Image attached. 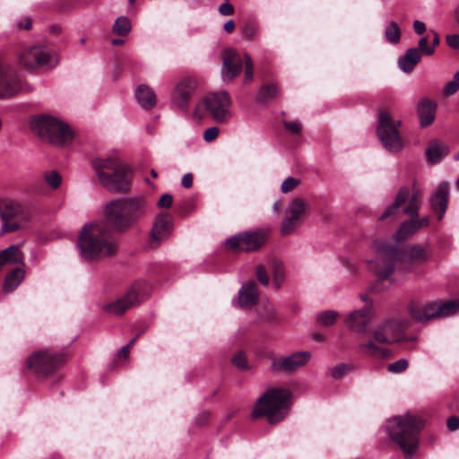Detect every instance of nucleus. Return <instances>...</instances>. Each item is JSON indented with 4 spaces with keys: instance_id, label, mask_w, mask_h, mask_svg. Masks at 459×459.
<instances>
[{
    "instance_id": "58",
    "label": "nucleus",
    "mask_w": 459,
    "mask_h": 459,
    "mask_svg": "<svg viewBox=\"0 0 459 459\" xmlns=\"http://www.w3.org/2000/svg\"><path fill=\"white\" fill-rule=\"evenodd\" d=\"M413 29L417 34H422L426 30V25L423 22L420 21H414L413 22Z\"/></svg>"
},
{
    "instance_id": "3",
    "label": "nucleus",
    "mask_w": 459,
    "mask_h": 459,
    "mask_svg": "<svg viewBox=\"0 0 459 459\" xmlns=\"http://www.w3.org/2000/svg\"><path fill=\"white\" fill-rule=\"evenodd\" d=\"M409 321L401 316H392L383 320L372 332L373 340L359 344V351L366 355L377 359H384L390 356V351L379 347L377 343L393 344L403 341H415V337L407 338L404 330Z\"/></svg>"
},
{
    "instance_id": "49",
    "label": "nucleus",
    "mask_w": 459,
    "mask_h": 459,
    "mask_svg": "<svg viewBox=\"0 0 459 459\" xmlns=\"http://www.w3.org/2000/svg\"><path fill=\"white\" fill-rule=\"evenodd\" d=\"M255 273L259 282L264 286H267L269 283V277L265 268L263 265H257L255 268Z\"/></svg>"
},
{
    "instance_id": "7",
    "label": "nucleus",
    "mask_w": 459,
    "mask_h": 459,
    "mask_svg": "<svg viewBox=\"0 0 459 459\" xmlns=\"http://www.w3.org/2000/svg\"><path fill=\"white\" fill-rule=\"evenodd\" d=\"M231 103L230 96L226 91L208 94L196 103L193 117L201 120L204 111L207 110L217 123H228L232 117Z\"/></svg>"
},
{
    "instance_id": "6",
    "label": "nucleus",
    "mask_w": 459,
    "mask_h": 459,
    "mask_svg": "<svg viewBox=\"0 0 459 459\" xmlns=\"http://www.w3.org/2000/svg\"><path fill=\"white\" fill-rule=\"evenodd\" d=\"M31 130L43 141L54 145L63 146L73 139V132L63 121L48 115H40L31 118Z\"/></svg>"
},
{
    "instance_id": "63",
    "label": "nucleus",
    "mask_w": 459,
    "mask_h": 459,
    "mask_svg": "<svg viewBox=\"0 0 459 459\" xmlns=\"http://www.w3.org/2000/svg\"><path fill=\"white\" fill-rule=\"evenodd\" d=\"M18 26L20 28H24L25 30H30V27H31V22H30V18H26L24 23L22 24V22H19L18 23Z\"/></svg>"
},
{
    "instance_id": "51",
    "label": "nucleus",
    "mask_w": 459,
    "mask_h": 459,
    "mask_svg": "<svg viewBox=\"0 0 459 459\" xmlns=\"http://www.w3.org/2000/svg\"><path fill=\"white\" fill-rule=\"evenodd\" d=\"M283 125L291 134H299L301 131V124L299 121H285Z\"/></svg>"
},
{
    "instance_id": "56",
    "label": "nucleus",
    "mask_w": 459,
    "mask_h": 459,
    "mask_svg": "<svg viewBox=\"0 0 459 459\" xmlns=\"http://www.w3.org/2000/svg\"><path fill=\"white\" fill-rule=\"evenodd\" d=\"M181 185L185 187V188H189L192 186L193 185V176L191 173H186L183 176L182 179H181Z\"/></svg>"
},
{
    "instance_id": "4",
    "label": "nucleus",
    "mask_w": 459,
    "mask_h": 459,
    "mask_svg": "<svg viewBox=\"0 0 459 459\" xmlns=\"http://www.w3.org/2000/svg\"><path fill=\"white\" fill-rule=\"evenodd\" d=\"M423 421L411 413L394 416L386 420L385 429L389 438L403 450L406 458L415 452Z\"/></svg>"
},
{
    "instance_id": "50",
    "label": "nucleus",
    "mask_w": 459,
    "mask_h": 459,
    "mask_svg": "<svg viewBox=\"0 0 459 459\" xmlns=\"http://www.w3.org/2000/svg\"><path fill=\"white\" fill-rule=\"evenodd\" d=\"M220 129L217 126L207 128L204 133V139L205 142L210 143L218 137Z\"/></svg>"
},
{
    "instance_id": "16",
    "label": "nucleus",
    "mask_w": 459,
    "mask_h": 459,
    "mask_svg": "<svg viewBox=\"0 0 459 459\" xmlns=\"http://www.w3.org/2000/svg\"><path fill=\"white\" fill-rule=\"evenodd\" d=\"M265 243V234L260 231H246L230 238L226 244L229 248L249 252L260 248Z\"/></svg>"
},
{
    "instance_id": "42",
    "label": "nucleus",
    "mask_w": 459,
    "mask_h": 459,
    "mask_svg": "<svg viewBox=\"0 0 459 459\" xmlns=\"http://www.w3.org/2000/svg\"><path fill=\"white\" fill-rule=\"evenodd\" d=\"M244 63H245L244 82L249 83L253 81V78H254V68H253L252 58L248 54L244 55Z\"/></svg>"
},
{
    "instance_id": "5",
    "label": "nucleus",
    "mask_w": 459,
    "mask_h": 459,
    "mask_svg": "<svg viewBox=\"0 0 459 459\" xmlns=\"http://www.w3.org/2000/svg\"><path fill=\"white\" fill-rule=\"evenodd\" d=\"M292 393L287 388L268 389L255 403L252 418L265 417L270 424L280 422L285 417Z\"/></svg>"
},
{
    "instance_id": "19",
    "label": "nucleus",
    "mask_w": 459,
    "mask_h": 459,
    "mask_svg": "<svg viewBox=\"0 0 459 459\" xmlns=\"http://www.w3.org/2000/svg\"><path fill=\"white\" fill-rule=\"evenodd\" d=\"M108 174L100 182L103 187L112 193H125L129 190L130 170L125 163Z\"/></svg>"
},
{
    "instance_id": "11",
    "label": "nucleus",
    "mask_w": 459,
    "mask_h": 459,
    "mask_svg": "<svg viewBox=\"0 0 459 459\" xmlns=\"http://www.w3.org/2000/svg\"><path fill=\"white\" fill-rule=\"evenodd\" d=\"M309 212L308 203L299 197L293 198L287 205L281 231L283 235L294 232Z\"/></svg>"
},
{
    "instance_id": "26",
    "label": "nucleus",
    "mask_w": 459,
    "mask_h": 459,
    "mask_svg": "<svg viewBox=\"0 0 459 459\" xmlns=\"http://www.w3.org/2000/svg\"><path fill=\"white\" fill-rule=\"evenodd\" d=\"M437 104L429 99L420 100L417 107V113L421 127L431 125L436 117Z\"/></svg>"
},
{
    "instance_id": "34",
    "label": "nucleus",
    "mask_w": 459,
    "mask_h": 459,
    "mask_svg": "<svg viewBox=\"0 0 459 459\" xmlns=\"http://www.w3.org/2000/svg\"><path fill=\"white\" fill-rule=\"evenodd\" d=\"M278 87L275 84H266L258 91L256 100L259 102L266 103L278 95Z\"/></svg>"
},
{
    "instance_id": "31",
    "label": "nucleus",
    "mask_w": 459,
    "mask_h": 459,
    "mask_svg": "<svg viewBox=\"0 0 459 459\" xmlns=\"http://www.w3.org/2000/svg\"><path fill=\"white\" fill-rule=\"evenodd\" d=\"M21 212L22 205L19 203L8 199L0 201V216L3 221L17 216Z\"/></svg>"
},
{
    "instance_id": "52",
    "label": "nucleus",
    "mask_w": 459,
    "mask_h": 459,
    "mask_svg": "<svg viewBox=\"0 0 459 459\" xmlns=\"http://www.w3.org/2000/svg\"><path fill=\"white\" fill-rule=\"evenodd\" d=\"M219 13L223 16L230 15L234 13V7L230 1L225 0V2L219 6Z\"/></svg>"
},
{
    "instance_id": "45",
    "label": "nucleus",
    "mask_w": 459,
    "mask_h": 459,
    "mask_svg": "<svg viewBox=\"0 0 459 459\" xmlns=\"http://www.w3.org/2000/svg\"><path fill=\"white\" fill-rule=\"evenodd\" d=\"M418 50H420V54L427 55V56H432L435 53L434 47L428 46V37H422L418 41Z\"/></svg>"
},
{
    "instance_id": "25",
    "label": "nucleus",
    "mask_w": 459,
    "mask_h": 459,
    "mask_svg": "<svg viewBox=\"0 0 459 459\" xmlns=\"http://www.w3.org/2000/svg\"><path fill=\"white\" fill-rule=\"evenodd\" d=\"M448 194V186L447 184L443 183L439 186L437 190L431 195L429 198V203L432 209L438 211V220H442L444 213L446 212L447 207Z\"/></svg>"
},
{
    "instance_id": "37",
    "label": "nucleus",
    "mask_w": 459,
    "mask_h": 459,
    "mask_svg": "<svg viewBox=\"0 0 459 459\" xmlns=\"http://www.w3.org/2000/svg\"><path fill=\"white\" fill-rule=\"evenodd\" d=\"M385 36L386 39L393 44L399 42L401 39V30L396 22H391L389 23L385 29Z\"/></svg>"
},
{
    "instance_id": "22",
    "label": "nucleus",
    "mask_w": 459,
    "mask_h": 459,
    "mask_svg": "<svg viewBox=\"0 0 459 459\" xmlns=\"http://www.w3.org/2000/svg\"><path fill=\"white\" fill-rule=\"evenodd\" d=\"M258 300V290L254 281H248L238 290L237 305L241 308H250Z\"/></svg>"
},
{
    "instance_id": "62",
    "label": "nucleus",
    "mask_w": 459,
    "mask_h": 459,
    "mask_svg": "<svg viewBox=\"0 0 459 459\" xmlns=\"http://www.w3.org/2000/svg\"><path fill=\"white\" fill-rule=\"evenodd\" d=\"M430 32L433 35V39L431 41V47H434V49H435L436 47L439 44V36L435 30H430Z\"/></svg>"
},
{
    "instance_id": "46",
    "label": "nucleus",
    "mask_w": 459,
    "mask_h": 459,
    "mask_svg": "<svg viewBox=\"0 0 459 459\" xmlns=\"http://www.w3.org/2000/svg\"><path fill=\"white\" fill-rule=\"evenodd\" d=\"M349 370V366L344 364V363H340L336 366H334L332 369H331V376L334 378V379H338V378H341L342 377H343Z\"/></svg>"
},
{
    "instance_id": "64",
    "label": "nucleus",
    "mask_w": 459,
    "mask_h": 459,
    "mask_svg": "<svg viewBox=\"0 0 459 459\" xmlns=\"http://www.w3.org/2000/svg\"><path fill=\"white\" fill-rule=\"evenodd\" d=\"M273 209L274 212H279L281 209V202L280 200L274 201Z\"/></svg>"
},
{
    "instance_id": "29",
    "label": "nucleus",
    "mask_w": 459,
    "mask_h": 459,
    "mask_svg": "<svg viewBox=\"0 0 459 459\" xmlns=\"http://www.w3.org/2000/svg\"><path fill=\"white\" fill-rule=\"evenodd\" d=\"M447 152L448 149L444 143L434 140L427 148L426 156L428 160L433 164L438 162Z\"/></svg>"
},
{
    "instance_id": "8",
    "label": "nucleus",
    "mask_w": 459,
    "mask_h": 459,
    "mask_svg": "<svg viewBox=\"0 0 459 459\" xmlns=\"http://www.w3.org/2000/svg\"><path fill=\"white\" fill-rule=\"evenodd\" d=\"M459 311V303L455 301L411 302L408 313L411 320L417 323H427L432 319L454 315Z\"/></svg>"
},
{
    "instance_id": "23",
    "label": "nucleus",
    "mask_w": 459,
    "mask_h": 459,
    "mask_svg": "<svg viewBox=\"0 0 459 459\" xmlns=\"http://www.w3.org/2000/svg\"><path fill=\"white\" fill-rule=\"evenodd\" d=\"M122 164L123 162L115 156L96 158L92 160V168L100 182L109 175L106 170L111 172Z\"/></svg>"
},
{
    "instance_id": "10",
    "label": "nucleus",
    "mask_w": 459,
    "mask_h": 459,
    "mask_svg": "<svg viewBox=\"0 0 459 459\" xmlns=\"http://www.w3.org/2000/svg\"><path fill=\"white\" fill-rule=\"evenodd\" d=\"M5 264H17L20 266L6 275L4 282V291L11 292L22 282L24 277L22 269L23 256L17 245H12L0 251V268Z\"/></svg>"
},
{
    "instance_id": "33",
    "label": "nucleus",
    "mask_w": 459,
    "mask_h": 459,
    "mask_svg": "<svg viewBox=\"0 0 459 459\" xmlns=\"http://www.w3.org/2000/svg\"><path fill=\"white\" fill-rule=\"evenodd\" d=\"M417 224L414 220L407 221L400 226L395 233V239L400 242L405 240L410 236L418 231Z\"/></svg>"
},
{
    "instance_id": "27",
    "label": "nucleus",
    "mask_w": 459,
    "mask_h": 459,
    "mask_svg": "<svg viewBox=\"0 0 459 459\" xmlns=\"http://www.w3.org/2000/svg\"><path fill=\"white\" fill-rule=\"evenodd\" d=\"M134 94L137 102L143 108L149 110L155 107L156 94L151 87L144 84L139 85Z\"/></svg>"
},
{
    "instance_id": "2",
    "label": "nucleus",
    "mask_w": 459,
    "mask_h": 459,
    "mask_svg": "<svg viewBox=\"0 0 459 459\" xmlns=\"http://www.w3.org/2000/svg\"><path fill=\"white\" fill-rule=\"evenodd\" d=\"M427 248L420 245H411L406 248L387 246L377 255L371 269L381 279L389 277L397 268L399 274H406L413 270V264L426 262L429 257Z\"/></svg>"
},
{
    "instance_id": "15",
    "label": "nucleus",
    "mask_w": 459,
    "mask_h": 459,
    "mask_svg": "<svg viewBox=\"0 0 459 459\" xmlns=\"http://www.w3.org/2000/svg\"><path fill=\"white\" fill-rule=\"evenodd\" d=\"M197 88V82L190 76L183 77L171 92L172 104L183 112H187L189 103Z\"/></svg>"
},
{
    "instance_id": "28",
    "label": "nucleus",
    "mask_w": 459,
    "mask_h": 459,
    "mask_svg": "<svg viewBox=\"0 0 459 459\" xmlns=\"http://www.w3.org/2000/svg\"><path fill=\"white\" fill-rule=\"evenodd\" d=\"M421 56L420 50H418V48H408L404 55L398 60L399 68L405 73H411L414 66L420 61Z\"/></svg>"
},
{
    "instance_id": "30",
    "label": "nucleus",
    "mask_w": 459,
    "mask_h": 459,
    "mask_svg": "<svg viewBox=\"0 0 459 459\" xmlns=\"http://www.w3.org/2000/svg\"><path fill=\"white\" fill-rule=\"evenodd\" d=\"M409 197V189L406 186H403L399 189L394 202L390 204L381 214L379 220H385V218L394 215L397 212L399 207L403 204Z\"/></svg>"
},
{
    "instance_id": "53",
    "label": "nucleus",
    "mask_w": 459,
    "mask_h": 459,
    "mask_svg": "<svg viewBox=\"0 0 459 459\" xmlns=\"http://www.w3.org/2000/svg\"><path fill=\"white\" fill-rule=\"evenodd\" d=\"M173 198L171 195L163 194L158 202V206L160 208H169L171 206Z\"/></svg>"
},
{
    "instance_id": "39",
    "label": "nucleus",
    "mask_w": 459,
    "mask_h": 459,
    "mask_svg": "<svg viewBox=\"0 0 459 459\" xmlns=\"http://www.w3.org/2000/svg\"><path fill=\"white\" fill-rule=\"evenodd\" d=\"M337 316L336 311L327 310L317 316V321L323 325L329 326L335 323Z\"/></svg>"
},
{
    "instance_id": "24",
    "label": "nucleus",
    "mask_w": 459,
    "mask_h": 459,
    "mask_svg": "<svg viewBox=\"0 0 459 459\" xmlns=\"http://www.w3.org/2000/svg\"><path fill=\"white\" fill-rule=\"evenodd\" d=\"M171 232V223L169 219L165 215H160L156 218L151 231V239L159 245L161 241L165 240Z\"/></svg>"
},
{
    "instance_id": "57",
    "label": "nucleus",
    "mask_w": 459,
    "mask_h": 459,
    "mask_svg": "<svg viewBox=\"0 0 459 459\" xmlns=\"http://www.w3.org/2000/svg\"><path fill=\"white\" fill-rule=\"evenodd\" d=\"M18 229V224L16 222H8L7 221H4L2 226V232H9L14 231Z\"/></svg>"
},
{
    "instance_id": "44",
    "label": "nucleus",
    "mask_w": 459,
    "mask_h": 459,
    "mask_svg": "<svg viewBox=\"0 0 459 459\" xmlns=\"http://www.w3.org/2000/svg\"><path fill=\"white\" fill-rule=\"evenodd\" d=\"M299 183H300V180L299 178H293V177H288L281 183V190L282 193L290 192L294 188H296L299 186Z\"/></svg>"
},
{
    "instance_id": "36",
    "label": "nucleus",
    "mask_w": 459,
    "mask_h": 459,
    "mask_svg": "<svg viewBox=\"0 0 459 459\" xmlns=\"http://www.w3.org/2000/svg\"><path fill=\"white\" fill-rule=\"evenodd\" d=\"M272 270L273 274V284L276 289H280L285 279V270L281 261L273 260L272 262Z\"/></svg>"
},
{
    "instance_id": "32",
    "label": "nucleus",
    "mask_w": 459,
    "mask_h": 459,
    "mask_svg": "<svg viewBox=\"0 0 459 459\" xmlns=\"http://www.w3.org/2000/svg\"><path fill=\"white\" fill-rule=\"evenodd\" d=\"M421 191L413 185V193L411 195L409 204L404 208V212L411 217L417 216L421 203Z\"/></svg>"
},
{
    "instance_id": "60",
    "label": "nucleus",
    "mask_w": 459,
    "mask_h": 459,
    "mask_svg": "<svg viewBox=\"0 0 459 459\" xmlns=\"http://www.w3.org/2000/svg\"><path fill=\"white\" fill-rule=\"evenodd\" d=\"M223 29L227 33H231L235 30L234 21L230 20L227 22H225Z\"/></svg>"
},
{
    "instance_id": "20",
    "label": "nucleus",
    "mask_w": 459,
    "mask_h": 459,
    "mask_svg": "<svg viewBox=\"0 0 459 459\" xmlns=\"http://www.w3.org/2000/svg\"><path fill=\"white\" fill-rule=\"evenodd\" d=\"M221 79L224 82H231L242 70L244 57L233 48H226L221 53Z\"/></svg>"
},
{
    "instance_id": "55",
    "label": "nucleus",
    "mask_w": 459,
    "mask_h": 459,
    "mask_svg": "<svg viewBox=\"0 0 459 459\" xmlns=\"http://www.w3.org/2000/svg\"><path fill=\"white\" fill-rule=\"evenodd\" d=\"M446 425L449 430L455 431L459 429V417L451 416L447 419Z\"/></svg>"
},
{
    "instance_id": "21",
    "label": "nucleus",
    "mask_w": 459,
    "mask_h": 459,
    "mask_svg": "<svg viewBox=\"0 0 459 459\" xmlns=\"http://www.w3.org/2000/svg\"><path fill=\"white\" fill-rule=\"evenodd\" d=\"M311 359V352L307 351L294 352L287 357L275 359L272 362L273 371L294 372L306 366Z\"/></svg>"
},
{
    "instance_id": "54",
    "label": "nucleus",
    "mask_w": 459,
    "mask_h": 459,
    "mask_svg": "<svg viewBox=\"0 0 459 459\" xmlns=\"http://www.w3.org/2000/svg\"><path fill=\"white\" fill-rule=\"evenodd\" d=\"M446 40L447 45L450 48H452L454 49H459V35H457V34L447 35L446 37Z\"/></svg>"
},
{
    "instance_id": "9",
    "label": "nucleus",
    "mask_w": 459,
    "mask_h": 459,
    "mask_svg": "<svg viewBox=\"0 0 459 459\" xmlns=\"http://www.w3.org/2000/svg\"><path fill=\"white\" fill-rule=\"evenodd\" d=\"M400 120H394L391 113L381 108L378 112L377 135L381 144L391 152H398L403 146V139L398 131L401 126Z\"/></svg>"
},
{
    "instance_id": "43",
    "label": "nucleus",
    "mask_w": 459,
    "mask_h": 459,
    "mask_svg": "<svg viewBox=\"0 0 459 459\" xmlns=\"http://www.w3.org/2000/svg\"><path fill=\"white\" fill-rule=\"evenodd\" d=\"M408 360L406 359H400L387 366V370L390 373L399 374L403 372L408 368Z\"/></svg>"
},
{
    "instance_id": "47",
    "label": "nucleus",
    "mask_w": 459,
    "mask_h": 459,
    "mask_svg": "<svg viewBox=\"0 0 459 459\" xmlns=\"http://www.w3.org/2000/svg\"><path fill=\"white\" fill-rule=\"evenodd\" d=\"M261 316L264 320L268 322L274 321L277 319L276 312L271 304H267L266 306H264Z\"/></svg>"
},
{
    "instance_id": "38",
    "label": "nucleus",
    "mask_w": 459,
    "mask_h": 459,
    "mask_svg": "<svg viewBox=\"0 0 459 459\" xmlns=\"http://www.w3.org/2000/svg\"><path fill=\"white\" fill-rule=\"evenodd\" d=\"M43 178L46 183L53 189L58 188L62 182L61 175L56 170L46 171Z\"/></svg>"
},
{
    "instance_id": "13",
    "label": "nucleus",
    "mask_w": 459,
    "mask_h": 459,
    "mask_svg": "<svg viewBox=\"0 0 459 459\" xmlns=\"http://www.w3.org/2000/svg\"><path fill=\"white\" fill-rule=\"evenodd\" d=\"M64 361V357L48 350L33 353L27 360V368L39 376H46Z\"/></svg>"
},
{
    "instance_id": "59",
    "label": "nucleus",
    "mask_w": 459,
    "mask_h": 459,
    "mask_svg": "<svg viewBox=\"0 0 459 459\" xmlns=\"http://www.w3.org/2000/svg\"><path fill=\"white\" fill-rule=\"evenodd\" d=\"M415 221H416L418 230H420V229L427 227L429 225V217H423L422 219L416 220Z\"/></svg>"
},
{
    "instance_id": "17",
    "label": "nucleus",
    "mask_w": 459,
    "mask_h": 459,
    "mask_svg": "<svg viewBox=\"0 0 459 459\" xmlns=\"http://www.w3.org/2000/svg\"><path fill=\"white\" fill-rule=\"evenodd\" d=\"M22 82L15 69L0 64V99L11 98L22 90Z\"/></svg>"
},
{
    "instance_id": "18",
    "label": "nucleus",
    "mask_w": 459,
    "mask_h": 459,
    "mask_svg": "<svg viewBox=\"0 0 459 459\" xmlns=\"http://www.w3.org/2000/svg\"><path fill=\"white\" fill-rule=\"evenodd\" d=\"M374 317L375 310L373 306L369 304L351 312L345 319V324L350 330L364 334L368 333Z\"/></svg>"
},
{
    "instance_id": "1",
    "label": "nucleus",
    "mask_w": 459,
    "mask_h": 459,
    "mask_svg": "<svg viewBox=\"0 0 459 459\" xmlns=\"http://www.w3.org/2000/svg\"><path fill=\"white\" fill-rule=\"evenodd\" d=\"M148 207L142 196L108 202L104 207L105 219L87 223L80 230L76 243L80 256L88 261H100L113 255L117 242L111 230L126 231L144 216Z\"/></svg>"
},
{
    "instance_id": "40",
    "label": "nucleus",
    "mask_w": 459,
    "mask_h": 459,
    "mask_svg": "<svg viewBox=\"0 0 459 459\" xmlns=\"http://www.w3.org/2000/svg\"><path fill=\"white\" fill-rule=\"evenodd\" d=\"M459 90V71L454 74L451 81L446 82L443 88V93L446 96H450Z\"/></svg>"
},
{
    "instance_id": "48",
    "label": "nucleus",
    "mask_w": 459,
    "mask_h": 459,
    "mask_svg": "<svg viewBox=\"0 0 459 459\" xmlns=\"http://www.w3.org/2000/svg\"><path fill=\"white\" fill-rule=\"evenodd\" d=\"M232 363L235 367H237L239 369H247V360L243 352L237 353L232 358Z\"/></svg>"
},
{
    "instance_id": "41",
    "label": "nucleus",
    "mask_w": 459,
    "mask_h": 459,
    "mask_svg": "<svg viewBox=\"0 0 459 459\" xmlns=\"http://www.w3.org/2000/svg\"><path fill=\"white\" fill-rule=\"evenodd\" d=\"M259 32V25L255 22H247L242 28V34L247 39H254Z\"/></svg>"
},
{
    "instance_id": "14",
    "label": "nucleus",
    "mask_w": 459,
    "mask_h": 459,
    "mask_svg": "<svg viewBox=\"0 0 459 459\" xmlns=\"http://www.w3.org/2000/svg\"><path fill=\"white\" fill-rule=\"evenodd\" d=\"M142 287L140 284L133 285L121 298L106 304L102 310L113 316H120L128 309L141 304L143 299L141 297Z\"/></svg>"
},
{
    "instance_id": "35",
    "label": "nucleus",
    "mask_w": 459,
    "mask_h": 459,
    "mask_svg": "<svg viewBox=\"0 0 459 459\" xmlns=\"http://www.w3.org/2000/svg\"><path fill=\"white\" fill-rule=\"evenodd\" d=\"M130 20L126 16H119L112 26L113 33L118 36H126L131 31Z\"/></svg>"
},
{
    "instance_id": "61",
    "label": "nucleus",
    "mask_w": 459,
    "mask_h": 459,
    "mask_svg": "<svg viewBox=\"0 0 459 459\" xmlns=\"http://www.w3.org/2000/svg\"><path fill=\"white\" fill-rule=\"evenodd\" d=\"M129 354L128 346H123L120 348L117 351V357L118 358H127Z\"/></svg>"
},
{
    "instance_id": "12",
    "label": "nucleus",
    "mask_w": 459,
    "mask_h": 459,
    "mask_svg": "<svg viewBox=\"0 0 459 459\" xmlns=\"http://www.w3.org/2000/svg\"><path fill=\"white\" fill-rule=\"evenodd\" d=\"M19 64L26 69L52 67L57 59L42 46H33L24 49L19 56Z\"/></svg>"
}]
</instances>
